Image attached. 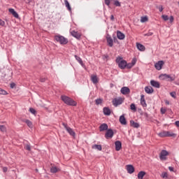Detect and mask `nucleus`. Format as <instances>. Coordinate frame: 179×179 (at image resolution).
<instances>
[{"label": "nucleus", "mask_w": 179, "mask_h": 179, "mask_svg": "<svg viewBox=\"0 0 179 179\" xmlns=\"http://www.w3.org/2000/svg\"><path fill=\"white\" fill-rule=\"evenodd\" d=\"M163 65H164V62L159 61L155 64V66L157 71H160L163 68Z\"/></svg>", "instance_id": "11"}, {"label": "nucleus", "mask_w": 179, "mask_h": 179, "mask_svg": "<svg viewBox=\"0 0 179 179\" xmlns=\"http://www.w3.org/2000/svg\"><path fill=\"white\" fill-rule=\"evenodd\" d=\"M130 125L133 127V128H139V123L135 122L134 120L130 121Z\"/></svg>", "instance_id": "26"}, {"label": "nucleus", "mask_w": 179, "mask_h": 179, "mask_svg": "<svg viewBox=\"0 0 179 179\" xmlns=\"http://www.w3.org/2000/svg\"><path fill=\"white\" fill-rule=\"evenodd\" d=\"M104 115H110L111 114V110L109 109V108L105 107L103 109Z\"/></svg>", "instance_id": "22"}, {"label": "nucleus", "mask_w": 179, "mask_h": 179, "mask_svg": "<svg viewBox=\"0 0 179 179\" xmlns=\"http://www.w3.org/2000/svg\"><path fill=\"white\" fill-rule=\"evenodd\" d=\"M134 66L131 64V63H127V66H126V68L127 69H131V68H132Z\"/></svg>", "instance_id": "43"}, {"label": "nucleus", "mask_w": 179, "mask_h": 179, "mask_svg": "<svg viewBox=\"0 0 179 179\" xmlns=\"http://www.w3.org/2000/svg\"><path fill=\"white\" fill-rule=\"evenodd\" d=\"M91 80L92 83L96 85V83H99V80L97 79V76L92 75L91 76Z\"/></svg>", "instance_id": "24"}, {"label": "nucleus", "mask_w": 179, "mask_h": 179, "mask_svg": "<svg viewBox=\"0 0 179 179\" xmlns=\"http://www.w3.org/2000/svg\"><path fill=\"white\" fill-rule=\"evenodd\" d=\"M113 5H115V6H121V3L118 0H115Z\"/></svg>", "instance_id": "41"}, {"label": "nucleus", "mask_w": 179, "mask_h": 179, "mask_svg": "<svg viewBox=\"0 0 179 179\" xmlns=\"http://www.w3.org/2000/svg\"><path fill=\"white\" fill-rule=\"evenodd\" d=\"M61 99L64 102V104H66L67 106H76V105L78 104L76 101L66 95H62Z\"/></svg>", "instance_id": "1"}, {"label": "nucleus", "mask_w": 179, "mask_h": 179, "mask_svg": "<svg viewBox=\"0 0 179 179\" xmlns=\"http://www.w3.org/2000/svg\"><path fill=\"white\" fill-rule=\"evenodd\" d=\"M29 111L31 113V114L36 115V111L34 110V108H29Z\"/></svg>", "instance_id": "45"}, {"label": "nucleus", "mask_w": 179, "mask_h": 179, "mask_svg": "<svg viewBox=\"0 0 179 179\" xmlns=\"http://www.w3.org/2000/svg\"><path fill=\"white\" fill-rule=\"evenodd\" d=\"M117 37L119 40H124L125 38V34L121 32V31H117Z\"/></svg>", "instance_id": "19"}, {"label": "nucleus", "mask_w": 179, "mask_h": 179, "mask_svg": "<svg viewBox=\"0 0 179 179\" xmlns=\"http://www.w3.org/2000/svg\"><path fill=\"white\" fill-rule=\"evenodd\" d=\"M36 171H38V169H36Z\"/></svg>", "instance_id": "61"}, {"label": "nucleus", "mask_w": 179, "mask_h": 179, "mask_svg": "<svg viewBox=\"0 0 179 179\" xmlns=\"http://www.w3.org/2000/svg\"><path fill=\"white\" fill-rule=\"evenodd\" d=\"M8 12H10L11 13V15H13V16H14V17H15L16 19H19V14H17L16 13V11L15 10V9L13 8H9L8 9Z\"/></svg>", "instance_id": "20"}, {"label": "nucleus", "mask_w": 179, "mask_h": 179, "mask_svg": "<svg viewBox=\"0 0 179 179\" xmlns=\"http://www.w3.org/2000/svg\"><path fill=\"white\" fill-rule=\"evenodd\" d=\"M166 179H171L170 178H169V177H166Z\"/></svg>", "instance_id": "60"}, {"label": "nucleus", "mask_w": 179, "mask_h": 179, "mask_svg": "<svg viewBox=\"0 0 179 179\" xmlns=\"http://www.w3.org/2000/svg\"><path fill=\"white\" fill-rule=\"evenodd\" d=\"M113 106L115 107H118V106H121L124 103V99L120 98H115L112 101Z\"/></svg>", "instance_id": "6"}, {"label": "nucleus", "mask_w": 179, "mask_h": 179, "mask_svg": "<svg viewBox=\"0 0 179 179\" xmlns=\"http://www.w3.org/2000/svg\"><path fill=\"white\" fill-rule=\"evenodd\" d=\"M108 129V125L106 123H103L99 126L100 132H104Z\"/></svg>", "instance_id": "13"}, {"label": "nucleus", "mask_w": 179, "mask_h": 179, "mask_svg": "<svg viewBox=\"0 0 179 179\" xmlns=\"http://www.w3.org/2000/svg\"><path fill=\"white\" fill-rule=\"evenodd\" d=\"M148 18L146 16L141 17V23H145L146 22H148Z\"/></svg>", "instance_id": "35"}, {"label": "nucleus", "mask_w": 179, "mask_h": 179, "mask_svg": "<svg viewBox=\"0 0 179 179\" xmlns=\"http://www.w3.org/2000/svg\"><path fill=\"white\" fill-rule=\"evenodd\" d=\"M106 41H107L108 45L109 47H113V45H114V41H113L111 36H110V34H108L106 35Z\"/></svg>", "instance_id": "9"}, {"label": "nucleus", "mask_w": 179, "mask_h": 179, "mask_svg": "<svg viewBox=\"0 0 179 179\" xmlns=\"http://www.w3.org/2000/svg\"><path fill=\"white\" fill-rule=\"evenodd\" d=\"M145 176H146V172L141 171L138 173V179H143V177H145Z\"/></svg>", "instance_id": "25"}, {"label": "nucleus", "mask_w": 179, "mask_h": 179, "mask_svg": "<svg viewBox=\"0 0 179 179\" xmlns=\"http://www.w3.org/2000/svg\"><path fill=\"white\" fill-rule=\"evenodd\" d=\"M64 3L66 5V8H67L68 10H69V12L72 11V8H71V5L69 4V1H68V0H64Z\"/></svg>", "instance_id": "30"}, {"label": "nucleus", "mask_w": 179, "mask_h": 179, "mask_svg": "<svg viewBox=\"0 0 179 179\" xmlns=\"http://www.w3.org/2000/svg\"><path fill=\"white\" fill-rule=\"evenodd\" d=\"M63 127H64L66 131L68 132V134H69V135H71V136H73V138H75V136H76V134L75 133V131H73V129L71 127H69L68 126L67 124L66 123H62Z\"/></svg>", "instance_id": "5"}, {"label": "nucleus", "mask_w": 179, "mask_h": 179, "mask_svg": "<svg viewBox=\"0 0 179 179\" xmlns=\"http://www.w3.org/2000/svg\"><path fill=\"white\" fill-rule=\"evenodd\" d=\"M145 92L148 94H152V93H153V92H155V90H153V87H152L151 86H146L145 87Z\"/></svg>", "instance_id": "17"}, {"label": "nucleus", "mask_w": 179, "mask_h": 179, "mask_svg": "<svg viewBox=\"0 0 179 179\" xmlns=\"http://www.w3.org/2000/svg\"><path fill=\"white\" fill-rule=\"evenodd\" d=\"M119 121L122 125H127V119L125 118L124 115H122L120 117Z\"/></svg>", "instance_id": "18"}, {"label": "nucleus", "mask_w": 179, "mask_h": 179, "mask_svg": "<svg viewBox=\"0 0 179 179\" xmlns=\"http://www.w3.org/2000/svg\"><path fill=\"white\" fill-rule=\"evenodd\" d=\"M161 114H166V109L162 108H161Z\"/></svg>", "instance_id": "54"}, {"label": "nucleus", "mask_w": 179, "mask_h": 179, "mask_svg": "<svg viewBox=\"0 0 179 179\" xmlns=\"http://www.w3.org/2000/svg\"><path fill=\"white\" fill-rule=\"evenodd\" d=\"M159 136H160L161 138H166V137H167V131H164L162 132H160L159 134Z\"/></svg>", "instance_id": "32"}, {"label": "nucleus", "mask_w": 179, "mask_h": 179, "mask_svg": "<svg viewBox=\"0 0 179 179\" xmlns=\"http://www.w3.org/2000/svg\"><path fill=\"white\" fill-rule=\"evenodd\" d=\"M3 173H6V171H8V167H3Z\"/></svg>", "instance_id": "56"}, {"label": "nucleus", "mask_w": 179, "mask_h": 179, "mask_svg": "<svg viewBox=\"0 0 179 179\" xmlns=\"http://www.w3.org/2000/svg\"><path fill=\"white\" fill-rule=\"evenodd\" d=\"M166 136L171 137V138H176V136H177V134L168 131H166Z\"/></svg>", "instance_id": "31"}, {"label": "nucleus", "mask_w": 179, "mask_h": 179, "mask_svg": "<svg viewBox=\"0 0 179 179\" xmlns=\"http://www.w3.org/2000/svg\"><path fill=\"white\" fill-rule=\"evenodd\" d=\"M115 62L120 69H125V68H127V60H124L122 57H117L115 59Z\"/></svg>", "instance_id": "2"}, {"label": "nucleus", "mask_w": 179, "mask_h": 179, "mask_svg": "<svg viewBox=\"0 0 179 179\" xmlns=\"http://www.w3.org/2000/svg\"><path fill=\"white\" fill-rule=\"evenodd\" d=\"M114 15H110V20L112 21V22H114Z\"/></svg>", "instance_id": "57"}, {"label": "nucleus", "mask_w": 179, "mask_h": 179, "mask_svg": "<svg viewBox=\"0 0 179 179\" xmlns=\"http://www.w3.org/2000/svg\"><path fill=\"white\" fill-rule=\"evenodd\" d=\"M127 170L129 174H132L135 172V168L131 164L127 165Z\"/></svg>", "instance_id": "15"}, {"label": "nucleus", "mask_w": 179, "mask_h": 179, "mask_svg": "<svg viewBox=\"0 0 179 179\" xmlns=\"http://www.w3.org/2000/svg\"><path fill=\"white\" fill-rule=\"evenodd\" d=\"M169 171H174V168L173 166H169Z\"/></svg>", "instance_id": "55"}, {"label": "nucleus", "mask_w": 179, "mask_h": 179, "mask_svg": "<svg viewBox=\"0 0 179 179\" xmlns=\"http://www.w3.org/2000/svg\"><path fill=\"white\" fill-rule=\"evenodd\" d=\"M115 150L117 152H119V150H121V149L122 148V143L120 141H115Z\"/></svg>", "instance_id": "14"}, {"label": "nucleus", "mask_w": 179, "mask_h": 179, "mask_svg": "<svg viewBox=\"0 0 179 179\" xmlns=\"http://www.w3.org/2000/svg\"><path fill=\"white\" fill-rule=\"evenodd\" d=\"M103 103V99H96L95 100V104H96V106H99V104H102Z\"/></svg>", "instance_id": "34"}, {"label": "nucleus", "mask_w": 179, "mask_h": 179, "mask_svg": "<svg viewBox=\"0 0 179 179\" xmlns=\"http://www.w3.org/2000/svg\"><path fill=\"white\" fill-rule=\"evenodd\" d=\"M55 40L57 43H59V44H62L63 45H65L66 44H68V38H66L64 36H62L61 35L55 36Z\"/></svg>", "instance_id": "4"}, {"label": "nucleus", "mask_w": 179, "mask_h": 179, "mask_svg": "<svg viewBox=\"0 0 179 179\" xmlns=\"http://www.w3.org/2000/svg\"><path fill=\"white\" fill-rule=\"evenodd\" d=\"M76 61H78V62L81 65V66H84L85 64H83V61L82 60V58H80V57H78V55H74Z\"/></svg>", "instance_id": "23"}, {"label": "nucleus", "mask_w": 179, "mask_h": 179, "mask_svg": "<svg viewBox=\"0 0 179 179\" xmlns=\"http://www.w3.org/2000/svg\"><path fill=\"white\" fill-rule=\"evenodd\" d=\"M0 131L1 132H6V127L5 125H0Z\"/></svg>", "instance_id": "37"}, {"label": "nucleus", "mask_w": 179, "mask_h": 179, "mask_svg": "<svg viewBox=\"0 0 179 179\" xmlns=\"http://www.w3.org/2000/svg\"><path fill=\"white\" fill-rule=\"evenodd\" d=\"M157 8L159 9V12H163V9H164L163 8V6H159V7H157Z\"/></svg>", "instance_id": "52"}, {"label": "nucleus", "mask_w": 179, "mask_h": 179, "mask_svg": "<svg viewBox=\"0 0 179 179\" xmlns=\"http://www.w3.org/2000/svg\"><path fill=\"white\" fill-rule=\"evenodd\" d=\"M71 34L73 36V37L77 38V40H80V37H82V35L76 31H71Z\"/></svg>", "instance_id": "12"}, {"label": "nucleus", "mask_w": 179, "mask_h": 179, "mask_svg": "<svg viewBox=\"0 0 179 179\" xmlns=\"http://www.w3.org/2000/svg\"><path fill=\"white\" fill-rule=\"evenodd\" d=\"M141 104L143 107H148V104H146V101L145 100V95H141Z\"/></svg>", "instance_id": "21"}, {"label": "nucleus", "mask_w": 179, "mask_h": 179, "mask_svg": "<svg viewBox=\"0 0 179 179\" xmlns=\"http://www.w3.org/2000/svg\"><path fill=\"white\" fill-rule=\"evenodd\" d=\"M166 156H169V152H167L166 150H162L159 154L160 160H166V159H167Z\"/></svg>", "instance_id": "8"}, {"label": "nucleus", "mask_w": 179, "mask_h": 179, "mask_svg": "<svg viewBox=\"0 0 179 179\" xmlns=\"http://www.w3.org/2000/svg\"><path fill=\"white\" fill-rule=\"evenodd\" d=\"M114 136V131L111 129H108L105 134V138L106 139H111Z\"/></svg>", "instance_id": "7"}, {"label": "nucleus", "mask_w": 179, "mask_h": 179, "mask_svg": "<svg viewBox=\"0 0 179 179\" xmlns=\"http://www.w3.org/2000/svg\"><path fill=\"white\" fill-rule=\"evenodd\" d=\"M59 171V169L57 166H52L50 168V173H52V174H55V173H58Z\"/></svg>", "instance_id": "27"}, {"label": "nucleus", "mask_w": 179, "mask_h": 179, "mask_svg": "<svg viewBox=\"0 0 179 179\" xmlns=\"http://www.w3.org/2000/svg\"><path fill=\"white\" fill-rule=\"evenodd\" d=\"M136 47L139 51H145V45L141 44V43H136Z\"/></svg>", "instance_id": "28"}, {"label": "nucleus", "mask_w": 179, "mask_h": 179, "mask_svg": "<svg viewBox=\"0 0 179 179\" xmlns=\"http://www.w3.org/2000/svg\"><path fill=\"white\" fill-rule=\"evenodd\" d=\"M131 64L132 66H134V65H135V64H136V58H134V59L131 60Z\"/></svg>", "instance_id": "46"}, {"label": "nucleus", "mask_w": 179, "mask_h": 179, "mask_svg": "<svg viewBox=\"0 0 179 179\" xmlns=\"http://www.w3.org/2000/svg\"><path fill=\"white\" fill-rule=\"evenodd\" d=\"M15 87H16V84H15V83H10V87L11 89H14Z\"/></svg>", "instance_id": "47"}, {"label": "nucleus", "mask_w": 179, "mask_h": 179, "mask_svg": "<svg viewBox=\"0 0 179 179\" xmlns=\"http://www.w3.org/2000/svg\"><path fill=\"white\" fill-rule=\"evenodd\" d=\"M105 5H107V6H110V0H105Z\"/></svg>", "instance_id": "51"}, {"label": "nucleus", "mask_w": 179, "mask_h": 179, "mask_svg": "<svg viewBox=\"0 0 179 179\" xmlns=\"http://www.w3.org/2000/svg\"><path fill=\"white\" fill-rule=\"evenodd\" d=\"M144 36H147L148 37H149V36H153V32H148V33L144 34Z\"/></svg>", "instance_id": "48"}, {"label": "nucleus", "mask_w": 179, "mask_h": 179, "mask_svg": "<svg viewBox=\"0 0 179 179\" xmlns=\"http://www.w3.org/2000/svg\"><path fill=\"white\" fill-rule=\"evenodd\" d=\"M162 178H165V179L167 178V177H169L168 174H167V172L162 173Z\"/></svg>", "instance_id": "44"}, {"label": "nucleus", "mask_w": 179, "mask_h": 179, "mask_svg": "<svg viewBox=\"0 0 179 179\" xmlns=\"http://www.w3.org/2000/svg\"><path fill=\"white\" fill-rule=\"evenodd\" d=\"M45 80H47V78H40V82H41L42 83H44V82H45Z\"/></svg>", "instance_id": "50"}, {"label": "nucleus", "mask_w": 179, "mask_h": 179, "mask_svg": "<svg viewBox=\"0 0 179 179\" xmlns=\"http://www.w3.org/2000/svg\"><path fill=\"white\" fill-rule=\"evenodd\" d=\"M150 85L152 86V87H156L157 89L160 88V83L156 80H152L150 81Z\"/></svg>", "instance_id": "16"}, {"label": "nucleus", "mask_w": 179, "mask_h": 179, "mask_svg": "<svg viewBox=\"0 0 179 179\" xmlns=\"http://www.w3.org/2000/svg\"><path fill=\"white\" fill-rule=\"evenodd\" d=\"M120 92L122 94L127 95L131 93V90L128 87H123L121 88Z\"/></svg>", "instance_id": "10"}, {"label": "nucleus", "mask_w": 179, "mask_h": 179, "mask_svg": "<svg viewBox=\"0 0 179 179\" xmlns=\"http://www.w3.org/2000/svg\"><path fill=\"white\" fill-rule=\"evenodd\" d=\"M162 18L163 19V20H164L165 22H167V20H169V15H162Z\"/></svg>", "instance_id": "39"}, {"label": "nucleus", "mask_w": 179, "mask_h": 179, "mask_svg": "<svg viewBox=\"0 0 179 179\" xmlns=\"http://www.w3.org/2000/svg\"><path fill=\"white\" fill-rule=\"evenodd\" d=\"M113 40H114V43H116L117 41H118V40L117 39V37H114L113 38Z\"/></svg>", "instance_id": "58"}, {"label": "nucleus", "mask_w": 179, "mask_h": 179, "mask_svg": "<svg viewBox=\"0 0 179 179\" xmlns=\"http://www.w3.org/2000/svg\"><path fill=\"white\" fill-rule=\"evenodd\" d=\"M24 149L30 152V150H31V147L30 146V144H26L24 146Z\"/></svg>", "instance_id": "38"}, {"label": "nucleus", "mask_w": 179, "mask_h": 179, "mask_svg": "<svg viewBox=\"0 0 179 179\" xmlns=\"http://www.w3.org/2000/svg\"><path fill=\"white\" fill-rule=\"evenodd\" d=\"M130 108L132 111H136V106H135V103H131L130 105Z\"/></svg>", "instance_id": "36"}, {"label": "nucleus", "mask_w": 179, "mask_h": 179, "mask_svg": "<svg viewBox=\"0 0 179 179\" xmlns=\"http://www.w3.org/2000/svg\"><path fill=\"white\" fill-rule=\"evenodd\" d=\"M165 103H166V104H170V101H166Z\"/></svg>", "instance_id": "59"}, {"label": "nucleus", "mask_w": 179, "mask_h": 179, "mask_svg": "<svg viewBox=\"0 0 179 179\" xmlns=\"http://www.w3.org/2000/svg\"><path fill=\"white\" fill-rule=\"evenodd\" d=\"M92 149H96V150H102L101 145L94 144L92 146Z\"/></svg>", "instance_id": "29"}, {"label": "nucleus", "mask_w": 179, "mask_h": 179, "mask_svg": "<svg viewBox=\"0 0 179 179\" xmlns=\"http://www.w3.org/2000/svg\"><path fill=\"white\" fill-rule=\"evenodd\" d=\"M159 78L161 80H166V82H173V80H176V76H171L166 73L159 75Z\"/></svg>", "instance_id": "3"}, {"label": "nucleus", "mask_w": 179, "mask_h": 179, "mask_svg": "<svg viewBox=\"0 0 179 179\" xmlns=\"http://www.w3.org/2000/svg\"><path fill=\"white\" fill-rule=\"evenodd\" d=\"M170 23H173L174 22V17L173 15H171L169 17Z\"/></svg>", "instance_id": "49"}, {"label": "nucleus", "mask_w": 179, "mask_h": 179, "mask_svg": "<svg viewBox=\"0 0 179 179\" xmlns=\"http://www.w3.org/2000/svg\"><path fill=\"white\" fill-rule=\"evenodd\" d=\"M0 26H5V21L0 19Z\"/></svg>", "instance_id": "53"}, {"label": "nucleus", "mask_w": 179, "mask_h": 179, "mask_svg": "<svg viewBox=\"0 0 179 179\" xmlns=\"http://www.w3.org/2000/svg\"><path fill=\"white\" fill-rule=\"evenodd\" d=\"M0 94L6 95L8 92L2 88H0Z\"/></svg>", "instance_id": "40"}, {"label": "nucleus", "mask_w": 179, "mask_h": 179, "mask_svg": "<svg viewBox=\"0 0 179 179\" xmlns=\"http://www.w3.org/2000/svg\"><path fill=\"white\" fill-rule=\"evenodd\" d=\"M25 122L27 123V125L29 127V128H33V123L31 122V121L26 120Z\"/></svg>", "instance_id": "33"}, {"label": "nucleus", "mask_w": 179, "mask_h": 179, "mask_svg": "<svg viewBox=\"0 0 179 179\" xmlns=\"http://www.w3.org/2000/svg\"><path fill=\"white\" fill-rule=\"evenodd\" d=\"M170 96H171V97H173V99H176L177 98L176 92H171L170 93Z\"/></svg>", "instance_id": "42"}]
</instances>
